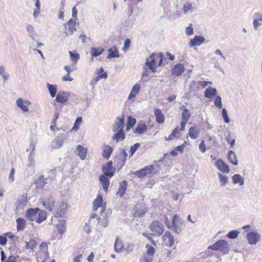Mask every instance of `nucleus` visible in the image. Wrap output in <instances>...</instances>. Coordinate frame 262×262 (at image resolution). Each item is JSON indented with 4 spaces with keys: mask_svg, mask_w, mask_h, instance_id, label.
<instances>
[{
    "mask_svg": "<svg viewBox=\"0 0 262 262\" xmlns=\"http://www.w3.org/2000/svg\"><path fill=\"white\" fill-rule=\"evenodd\" d=\"M104 51V49L101 47H92L90 50V53L93 57H97L101 55Z\"/></svg>",
    "mask_w": 262,
    "mask_h": 262,
    "instance_id": "obj_37",
    "label": "nucleus"
},
{
    "mask_svg": "<svg viewBox=\"0 0 262 262\" xmlns=\"http://www.w3.org/2000/svg\"><path fill=\"white\" fill-rule=\"evenodd\" d=\"M35 5L36 9L34 10V17H37L39 13L40 9V4L39 0H36Z\"/></svg>",
    "mask_w": 262,
    "mask_h": 262,
    "instance_id": "obj_54",
    "label": "nucleus"
},
{
    "mask_svg": "<svg viewBox=\"0 0 262 262\" xmlns=\"http://www.w3.org/2000/svg\"><path fill=\"white\" fill-rule=\"evenodd\" d=\"M183 10L184 13L186 14L188 11L192 12L193 11V7L190 3H186L183 6Z\"/></svg>",
    "mask_w": 262,
    "mask_h": 262,
    "instance_id": "obj_45",
    "label": "nucleus"
},
{
    "mask_svg": "<svg viewBox=\"0 0 262 262\" xmlns=\"http://www.w3.org/2000/svg\"><path fill=\"white\" fill-rule=\"evenodd\" d=\"M179 219V216L177 215H174L173 216L171 222V227L173 229L174 232L178 234L181 232V229L179 227V225L177 223Z\"/></svg>",
    "mask_w": 262,
    "mask_h": 262,
    "instance_id": "obj_24",
    "label": "nucleus"
},
{
    "mask_svg": "<svg viewBox=\"0 0 262 262\" xmlns=\"http://www.w3.org/2000/svg\"><path fill=\"white\" fill-rule=\"evenodd\" d=\"M232 179L233 180V183L235 184L239 183V184L241 186L243 185L244 183V179L239 174H235L233 175L232 177Z\"/></svg>",
    "mask_w": 262,
    "mask_h": 262,
    "instance_id": "obj_40",
    "label": "nucleus"
},
{
    "mask_svg": "<svg viewBox=\"0 0 262 262\" xmlns=\"http://www.w3.org/2000/svg\"><path fill=\"white\" fill-rule=\"evenodd\" d=\"M113 151V147L110 145H105L103 148L102 156L106 159L110 158Z\"/></svg>",
    "mask_w": 262,
    "mask_h": 262,
    "instance_id": "obj_27",
    "label": "nucleus"
},
{
    "mask_svg": "<svg viewBox=\"0 0 262 262\" xmlns=\"http://www.w3.org/2000/svg\"><path fill=\"white\" fill-rule=\"evenodd\" d=\"M146 248L147 249V250L146 253L145 254H148V255H150L152 257H153L154 254L155 252V248L149 245L148 244L146 245Z\"/></svg>",
    "mask_w": 262,
    "mask_h": 262,
    "instance_id": "obj_55",
    "label": "nucleus"
},
{
    "mask_svg": "<svg viewBox=\"0 0 262 262\" xmlns=\"http://www.w3.org/2000/svg\"><path fill=\"white\" fill-rule=\"evenodd\" d=\"M127 182L126 180L122 181L119 184L117 194L120 197L124 195L127 189Z\"/></svg>",
    "mask_w": 262,
    "mask_h": 262,
    "instance_id": "obj_20",
    "label": "nucleus"
},
{
    "mask_svg": "<svg viewBox=\"0 0 262 262\" xmlns=\"http://www.w3.org/2000/svg\"><path fill=\"white\" fill-rule=\"evenodd\" d=\"M67 204L64 202H61L55 209L54 217L57 218L66 217L67 213Z\"/></svg>",
    "mask_w": 262,
    "mask_h": 262,
    "instance_id": "obj_4",
    "label": "nucleus"
},
{
    "mask_svg": "<svg viewBox=\"0 0 262 262\" xmlns=\"http://www.w3.org/2000/svg\"><path fill=\"white\" fill-rule=\"evenodd\" d=\"M26 203L27 199L26 198H23L20 200H18L17 202L16 209L19 210L23 209L24 206L26 205Z\"/></svg>",
    "mask_w": 262,
    "mask_h": 262,
    "instance_id": "obj_44",
    "label": "nucleus"
},
{
    "mask_svg": "<svg viewBox=\"0 0 262 262\" xmlns=\"http://www.w3.org/2000/svg\"><path fill=\"white\" fill-rule=\"evenodd\" d=\"M225 139L227 142L230 144L231 148L234 146L235 140V139L231 138L230 134H228L227 136L225 137Z\"/></svg>",
    "mask_w": 262,
    "mask_h": 262,
    "instance_id": "obj_51",
    "label": "nucleus"
},
{
    "mask_svg": "<svg viewBox=\"0 0 262 262\" xmlns=\"http://www.w3.org/2000/svg\"><path fill=\"white\" fill-rule=\"evenodd\" d=\"M71 60L74 62L77 63L79 59V55L76 52H73L72 51L69 52Z\"/></svg>",
    "mask_w": 262,
    "mask_h": 262,
    "instance_id": "obj_48",
    "label": "nucleus"
},
{
    "mask_svg": "<svg viewBox=\"0 0 262 262\" xmlns=\"http://www.w3.org/2000/svg\"><path fill=\"white\" fill-rule=\"evenodd\" d=\"M47 219V212L45 210L39 209L38 208L34 209V221L41 223Z\"/></svg>",
    "mask_w": 262,
    "mask_h": 262,
    "instance_id": "obj_5",
    "label": "nucleus"
},
{
    "mask_svg": "<svg viewBox=\"0 0 262 262\" xmlns=\"http://www.w3.org/2000/svg\"><path fill=\"white\" fill-rule=\"evenodd\" d=\"M133 174L136 176H137L139 178H143L145 177L146 175H147V169H146V166L137 171H136L133 172Z\"/></svg>",
    "mask_w": 262,
    "mask_h": 262,
    "instance_id": "obj_41",
    "label": "nucleus"
},
{
    "mask_svg": "<svg viewBox=\"0 0 262 262\" xmlns=\"http://www.w3.org/2000/svg\"><path fill=\"white\" fill-rule=\"evenodd\" d=\"M156 55L157 53H153L150 55L149 57L147 58L146 60V65L153 73H155L157 71V65L156 62V60L157 59V58L156 57Z\"/></svg>",
    "mask_w": 262,
    "mask_h": 262,
    "instance_id": "obj_8",
    "label": "nucleus"
},
{
    "mask_svg": "<svg viewBox=\"0 0 262 262\" xmlns=\"http://www.w3.org/2000/svg\"><path fill=\"white\" fill-rule=\"evenodd\" d=\"M217 168L221 172L229 173L230 171L229 166L226 164L222 159H219L216 162Z\"/></svg>",
    "mask_w": 262,
    "mask_h": 262,
    "instance_id": "obj_15",
    "label": "nucleus"
},
{
    "mask_svg": "<svg viewBox=\"0 0 262 262\" xmlns=\"http://www.w3.org/2000/svg\"><path fill=\"white\" fill-rule=\"evenodd\" d=\"M156 57L157 58L156 60H157L158 59H159V63H158V65L159 66H161L162 64L163 60V58H164V54H163V53H162V52H160V53H157V55H156Z\"/></svg>",
    "mask_w": 262,
    "mask_h": 262,
    "instance_id": "obj_60",
    "label": "nucleus"
},
{
    "mask_svg": "<svg viewBox=\"0 0 262 262\" xmlns=\"http://www.w3.org/2000/svg\"><path fill=\"white\" fill-rule=\"evenodd\" d=\"M154 114L156 116V122L158 123L161 124L164 122V116L160 109L155 108L154 110Z\"/></svg>",
    "mask_w": 262,
    "mask_h": 262,
    "instance_id": "obj_26",
    "label": "nucleus"
},
{
    "mask_svg": "<svg viewBox=\"0 0 262 262\" xmlns=\"http://www.w3.org/2000/svg\"><path fill=\"white\" fill-rule=\"evenodd\" d=\"M198 84L202 86L203 88H205V87H206L208 84H212V82L211 81H197Z\"/></svg>",
    "mask_w": 262,
    "mask_h": 262,
    "instance_id": "obj_62",
    "label": "nucleus"
},
{
    "mask_svg": "<svg viewBox=\"0 0 262 262\" xmlns=\"http://www.w3.org/2000/svg\"><path fill=\"white\" fill-rule=\"evenodd\" d=\"M55 200L52 196H49L47 199L42 202L45 207L50 211H52L55 205Z\"/></svg>",
    "mask_w": 262,
    "mask_h": 262,
    "instance_id": "obj_14",
    "label": "nucleus"
},
{
    "mask_svg": "<svg viewBox=\"0 0 262 262\" xmlns=\"http://www.w3.org/2000/svg\"><path fill=\"white\" fill-rule=\"evenodd\" d=\"M152 260V257L150 255L143 253V255H142L140 257V262H151Z\"/></svg>",
    "mask_w": 262,
    "mask_h": 262,
    "instance_id": "obj_47",
    "label": "nucleus"
},
{
    "mask_svg": "<svg viewBox=\"0 0 262 262\" xmlns=\"http://www.w3.org/2000/svg\"><path fill=\"white\" fill-rule=\"evenodd\" d=\"M146 169H147V174L154 175L159 172L160 166L159 164L149 165L146 166Z\"/></svg>",
    "mask_w": 262,
    "mask_h": 262,
    "instance_id": "obj_22",
    "label": "nucleus"
},
{
    "mask_svg": "<svg viewBox=\"0 0 262 262\" xmlns=\"http://www.w3.org/2000/svg\"><path fill=\"white\" fill-rule=\"evenodd\" d=\"M208 248L214 251L219 250L225 254L229 252L228 243L226 241L223 239L217 241L214 244L208 247Z\"/></svg>",
    "mask_w": 262,
    "mask_h": 262,
    "instance_id": "obj_1",
    "label": "nucleus"
},
{
    "mask_svg": "<svg viewBox=\"0 0 262 262\" xmlns=\"http://www.w3.org/2000/svg\"><path fill=\"white\" fill-rule=\"evenodd\" d=\"M70 97V93L66 92H59L57 93L55 100L60 103H64L67 101Z\"/></svg>",
    "mask_w": 262,
    "mask_h": 262,
    "instance_id": "obj_12",
    "label": "nucleus"
},
{
    "mask_svg": "<svg viewBox=\"0 0 262 262\" xmlns=\"http://www.w3.org/2000/svg\"><path fill=\"white\" fill-rule=\"evenodd\" d=\"M56 228L58 232L60 233H63L66 230V222L64 220H60L58 223L56 225Z\"/></svg>",
    "mask_w": 262,
    "mask_h": 262,
    "instance_id": "obj_32",
    "label": "nucleus"
},
{
    "mask_svg": "<svg viewBox=\"0 0 262 262\" xmlns=\"http://www.w3.org/2000/svg\"><path fill=\"white\" fill-rule=\"evenodd\" d=\"M163 240L164 241L165 244L169 247L172 246L174 244V238L171 233L167 231L162 237Z\"/></svg>",
    "mask_w": 262,
    "mask_h": 262,
    "instance_id": "obj_16",
    "label": "nucleus"
},
{
    "mask_svg": "<svg viewBox=\"0 0 262 262\" xmlns=\"http://www.w3.org/2000/svg\"><path fill=\"white\" fill-rule=\"evenodd\" d=\"M136 119L133 118L132 116H129L127 117V123L126 124V130L129 131L136 124Z\"/></svg>",
    "mask_w": 262,
    "mask_h": 262,
    "instance_id": "obj_38",
    "label": "nucleus"
},
{
    "mask_svg": "<svg viewBox=\"0 0 262 262\" xmlns=\"http://www.w3.org/2000/svg\"><path fill=\"white\" fill-rule=\"evenodd\" d=\"M130 43H131V41H130V39L128 38H126L125 40L124 47L122 48L123 50H124V51L127 50L130 46Z\"/></svg>",
    "mask_w": 262,
    "mask_h": 262,
    "instance_id": "obj_63",
    "label": "nucleus"
},
{
    "mask_svg": "<svg viewBox=\"0 0 262 262\" xmlns=\"http://www.w3.org/2000/svg\"><path fill=\"white\" fill-rule=\"evenodd\" d=\"M184 70L185 68L182 64L180 63L176 64L172 69V75L178 77L180 76L184 71Z\"/></svg>",
    "mask_w": 262,
    "mask_h": 262,
    "instance_id": "obj_17",
    "label": "nucleus"
},
{
    "mask_svg": "<svg viewBox=\"0 0 262 262\" xmlns=\"http://www.w3.org/2000/svg\"><path fill=\"white\" fill-rule=\"evenodd\" d=\"M77 155L82 160H83L85 159L87 154V149L81 146L78 145L77 146Z\"/></svg>",
    "mask_w": 262,
    "mask_h": 262,
    "instance_id": "obj_21",
    "label": "nucleus"
},
{
    "mask_svg": "<svg viewBox=\"0 0 262 262\" xmlns=\"http://www.w3.org/2000/svg\"><path fill=\"white\" fill-rule=\"evenodd\" d=\"M183 107H184V109L182 113V120L188 121L191 117V114L185 105H183Z\"/></svg>",
    "mask_w": 262,
    "mask_h": 262,
    "instance_id": "obj_43",
    "label": "nucleus"
},
{
    "mask_svg": "<svg viewBox=\"0 0 262 262\" xmlns=\"http://www.w3.org/2000/svg\"><path fill=\"white\" fill-rule=\"evenodd\" d=\"M16 104L17 106L24 112H27L28 111L29 106L31 104V102L28 101H24L23 99L19 98L16 101Z\"/></svg>",
    "mask_w": 262,
    "mask_h": 262,
    "instance_id": "obj_19",
    "label": "nucleus"
},
{
    "mask_svg": "<svg viewBox=\"0 0 262 262\" xmlns=\"http://www.w3.org/2000/svg\"><path fill=\"white\" fill-rule=\"evenodd\" d=\"M82 119L81 117H78L76 119L74 126L72 128L73 130H77L79 128L80 124L82 122Z\"/></svg>",
    "mask_w": 262,
    "mask_h": 262,
    "instance_id": "obj_57",
    "label": "nucleus"
},
{
    "mask_svg": "<svg viewBox=\"0 0 262 262\" xmlns=\"http://www.w3.org/2000/svg\"><path fill=\"white\" fill-rule=\"evenodd\" d=\"M214 105L219 109L222 107V99L220 96H217L214 100Z\"/></svg>",
    "mask_w": 262,
    "mask_h": 262,
    "instance_id": "obj_58",
    "label": "nucleus"
},
{
    "mask_svg": "<svg viewBox=\"0 0 262 262\" xmlns=\"http://www.w3.org/2000/svg\"><path fill=\"white\" fill-rule=\"evenodd\" d=\"M261 237L260 234L255 231H250L246 234V238L250 245H256Z\"/></svg>",
    "mask_w": 262,
    "mask_h": 262,
    "instance_id": "obj_6",
    "label": "nucleus"
},
{
    "mask_svg": "<svg viewBox=\"0 0 262 262\" xmlns=\"http://www.w3.org/2000/svg\"><path fill=\"white\" fill-rule=\"evenodd\" d=\"M199 130L195 126L190 127L188 135L192 139H196L199 134Z\"/></svg>",
    "mask_w": 262,
    "mask_h": 262,
    "instance_id": "obj_34",
    "label": "nucleus"
},
{
    "mask_svg": "<svg viewBox=\"0 0 262 262\" xmlns=\"http://www.w3.org/2000/svg\"><path fill=\"white\" fill-rule=\"evenodd\" d=\"M1 256L2 262H17L16 257L13 255L9 256L6 260V257L4 251H1Z\"/></svg>",
    "mask_w": 262,
    "mask_h": 262,
    "instance_id": "obj_35",
    "label": "nucleus"
},
{
    "mask_svg": "<svg viewBox=\"0 0 262 262\" xmlns=\"http://www.w3.org/2000/svg\"><path fill=\"white\" fill-rule=\"evenodd\" d=\"M108 178L107 176L103 174L99 177V181L101 183L102 188L105 191H107L110 185V180Z\"/></svg>",
    "mask_w": 262,
    "mask_h": 262,
    "instance_id": "obj_23",
    "label": "nucleus"
},
{
    "mask_svg": "<svg viewBox=\"0 0 262 262\" xmlns=\"http://www.w3.org/2000/svg\"><path fill=\"white\" fill-rule=\"evenodd\" d=\"M115 133L112 137V139L116 141V142L118 143L125 139V136L124 130H119Z\"/></svg>",
    "mask_w": 262,
    "mask_h": 262,
    "instance_id": "obj_28",
    "label": "nucleus"
},
{
    "mask_svg": "<svg viewBox=\"0 0 262 262\" xmlns=\"http://www.w3.org/2000/svg\"><path fill=\"white\" fill-rule=\"evenodd\" d=\"M205 40V38L202 36L195 35L194 38L190 40L189 45L190 47L199 46L204 42Z\"/></svg>",
    "mask_w": 262,
    "mask_h": 262,
    "instance_id": "obj_13",
    "label": "nucleus"
},
{
    "mask_svg": "<svg viewBox=\"0 0 262 262\" xmlns=\"http://www.w3.org/2000/svg\"><path fill=\"white\" fill-rule=\"evenodd\" d=\"M149 229L152 235L161 236L164 232V226L158 221H153L149 225Z\"/></svg>",
    "mask_w": 262,
    "mask_h": 262,
    "instance_id": "obj_3",
    "label": "nucleus"
},
{
    "mask_svg": "<svg viewBox=\"0 0 262 262\" xmlns=\"http://www.w3.org/2000/svg\"><path fill=\"white\" fill-rule=\"evenodd\" d=\"M146 212V209L145 208H143L140 210H136L135 213H134L133 216L134 217H138L139 218H141L144 216Z\"/></svg>",
    "mask_w": 262,
    "mask_h": 262,
    "instance_id": "obj_46",
    "label": "nucleus"
},
{
    "mask_svg": "<svg viewBox=\"0 0 262 262\" xmlns=\"http://www.w3.org/2000/svg\"><path fill=\"white\" fill-rule=\"evenodd\" d=\"M76 23L75 20L73 19V18H71L67 24L66 26V28L67 27L68 31L65 33L66 35L67 36H69L74 33V31L76 30Z\"/></svg>",
    "mask_w": 262,
    "mask_h": 262,
    "instance_id": "obj_11",
    "label": "nucleus"
},
{
    "mask_svg": "<svg viewBox=\"0 0 262 262\" xmlns=\"http://www.w3.org/2000/svg\"><path fill=\"white\" fill-rule=\"evenodd\" d=\"M107 76V74L106 72L103 73L102 75H99L98 76L96 77L92 80V81L91 82V84H93V83L97 82L100 79L106 78Z\"/></svg>",
    "mask_w": 262,
    "mask_h": 262,
    "instance_id": "obj_52",
    "label": "nucleus"
},
{
    "mask_svg": "<svg viewBox=\"0 0 262 262\" xmlns=\"http://www.w3.org/2000/svg\"><path fill=\"white\" fill-rule=\"evenodd\" d=\"M115 170L116 168L113 167V162L112 161L103 165L102 167L103 175L107 176L108 178H112L114 176Z\"/></svg>",
    "mask_w": 262,
    "mask_h": 262,
    "instance_id": "obj_7",
    "label": "nucleus"
},
{
    "mask_svg": "<svg viewBox=\"0 0 262 262\" xmlns=\"http://www.w3.org/2000/svg\"><path fill=\"white\" fill-rule=\"evenodd\" d=\"M216 93L217 91L215 88L210 87L205 90L204 96L206 98L211 99L216 94Z\"/></svg>",
    "mask_w": 262,
    "mask_h": 262,
    "instance_id": "obj_33",
    "label": "nucleus"
},
{
    "mask_svg": "<svg viewBox=\"0 0 262 262\" xmlns=\"http://www.w3.org/2000/svg\"><path fill=\"white\" fill-rule=\"evenodd\" d=\"M47 88L51 97H55L57 93V85L48 83Z\"/></svg>",
    "mask_w": 262,
    "mask_h": 262,
    "instance_id": "obj_39",
    "label": "nucleus"
},
{
    "mask_svg": "<svg viewBox=\"0 0 262 262\" xmlns=\"http://www.w3.org/2000/svg\"><path fill=\"white\" fill-rule=\"evenodd\" d=\"M127 154L124 149L121 148L119 150L118 155H116L114 159V162L116 163V166L120 169L125 164Z\"/></svg>",
    "mask_w": 262,
    "mask_h": 262,
    "instance_id": "obj_2",
    "label": "nucleus"
},
{
    "mask_svg": "<svg viewBox=\"0 0 262 262\" xmlns=\"http://www.w3.org/2000/svg\"><path fill=\"white\" fill-rule=\"evenodd\" d=\"M147 126L145 123L138 124L134 130V133L143 134L147 131Z\"/></svg>",
    "mask_w": 262,
    "mask_h": 262,
    "instance_id": "obj_31",
    "label": "nucleus"
},
{
    "mask_svg": "<svg viewBox=\"0 0 262 262\" xmlns=\"http://www.w3.org/2000/svg\"><path fill=\"white\" fill-rule=\"evenodd\" d=\"M47 179H45L44 176H39L34 182L36 188L38 190L41 189L47 183Z\"/></svg>",
    "mask_w": 262,
    "mask_h": 262,
    "instance_id": "obj_18",
    "label": "nucleus"
},
{
    "mask_svg": "<svg viewBox=\"0 0 262 262\" xmlns=\"http://www.w3.org/2000/svg\"><path fill=\"white\" fill-rule=\"evenodd\" d=\"M239 233V232L237 230H231L228 233L227 236L229 238L234 239L238 236Z\"/></svg>",
    "mask_w": 262,
    "mask_h": 262,
    "instance_id": "obj_50",
    "label": "nucleus"
},
{
    "mask_svg": "<svg viewBox=\"0 0 262 262\" xmlns=\"http://www.w3.org/2000/svg\"><path fill=\"white\" fill-rule=\"evenodd\" d=\"M140 146V144L139 143H135L134 145L131 146L129 150L130 156H132Z\"/></svg>",
    "mask_w": 262,
    "mask_h": 262,
    "instance_id": "obj_53",
    "label": "nucleus"
},
{
    "mask_svg": "<svg viewBox=\"0 0 262 262\" xmlns=\"http://www.w3.org/2000/svg\"><path fill=\"white\" fill-rule=\"evenodd\" d=\"M185 32L188 36L192 35L193 34V28L191 24H189V26L186 28Z\"/></svg>",
    "mask_w": 262,
    "mask_h": 262,
    "instance_id": "obj_59",
    "label": "nucleus"
},
{
    "mask_svg": "<svg viewBox=\"0 0 262 262\" xmlns=\"http://www.w3.org/2000/svg\"><path fill=\"white\" fill-rule=\"evenodd\" d=\"M119 51L115 47L110 48L108 50L107 59H111L115 57H119Z\"/></svg>",
    "mask_w": 262,
    "mask_h": 262,
    "instance_id": "obj_29",
    "label": "nucleus"
},
{
    "mask_svg": "<svg viewBox=\"0 0 262 262\" xmlns=\"http://www.w3.org/2000/svg\"><path fill=\"white\" fill-rule=\"evenodd\" d=\"M102 195L99 194L93 202V210H97L99 207H102L100 212L101 215H102L105 209V204L102 206Z\"/></svg>",
    "mask_w": 262,
    "mask_h": 262,
    "instance_id": "obj_10",
    "label": "nucleus"
},
{
    "mask_svg": "<svg viewBox=\"0 0 262 262\" xmlns=\"http://www.w3.org/2000/svg\"><path fill=\"white\" fill-rule=\"evenodd\" d=\"M47 244L46 243H42L40 246V249L41 250V253H43V254H45L47 253Z\"/></svg>",
    "mask_w": 262,
    "mask_h": 262,
    "instance_id": "obj_61",
    "label": "nucleus"
},
{
    "mask_svg": "<svg viewBox=\"0 0 262 262\" xmlns=\"http://www.w3.org/2000/svg\"><path fill=\"white\" fill-rule=\"evenodd\" d=\"M125 119L124 117H117L114 125H113L112 129L114 132H117L119 130H124Z\"/></svg>",
    "mask_w": 262,
    "mask_h": 262,
    "instance_id": "obj_9",
    "label": "nucleus"
},
{
    "mask_svg": "<svg viewBox=\"0 0 262 262\" xmlns=\"http://www.w3.org/2000/svg\"><path fill=\"white\" fill-rule=\"evenodd\" d=\"M227 158L229 162L234 166L238 165V161L235 153L233 150L228 151Z\"/></svg>",
    "mask_w": 262,
    "mask_h": 262,
    "instance_id": "obj_25",
    "label": "nucleus"
},
{
    "mask_svg": "<svg viewBox=\"0 0 262 262\" xmlns=\"http://www.w3.org/2000/svg\"><path fill=\"white\" fill-rule=\"evenodd\" d=\"M123 248L122 241L118 237H117L114 244V250L117 253H120L122 251Z\"/></svg>",
    "mask_w": 262,
    "mask_h": 262,
    "instance_id": "obj_30",
    "label": "nucleus"
},
{
    "mask_svg": "<svg viewBox=\"0 0 262 262\" xmlns=\"http://www.w3.org/2000/svg\"><path fill=\"white\" fill-rule=\"evenodd\" d=\"M217 174L220 179L221 185L222 186H224L228 182V178L227 176H224L220 173H218Z\"/></svg>",
    "mask_w": 262,
    "mask_h": 262,
    "instance_id": "obj_49",
    "label": "nucleus"
},
{
    "mask_svg": "<svg viewBox=\"0 0 262 262\" xmlns=\"http://www.w3.org/2000/svg\"><path fill=\"white\" fill-rule=\"evenodd\" d=\"M17 230L18 231L23 230L26 227V221L21 218H18L16 220Z\"/></svg>",
    "mask_w": 262,
    "mask_h": 262,
    "instance_id": "obj_42",
    "label": "nucleus"
},
{
    "mask_svg": "<svg viewBox=\"0 0 262 262\" xmlns=\"http://www.w3.org/2000/svg\"><path fill=\"white\" fill-rule=\"evenodd\" d=\"M141 86L140 85L136 83L135 84L132 89V91H133L134 93L138 94L140 90Z\"/></svg>",
    "mask_w": 262,
    "mask_h": 262,
    "instance_id": "obj_64",
    "label": "nucleus"
},
{
    "mask_svg": "<svg viewBox=\"0 0 262 262\" xmlns=\"http://www.w3.org/2000/svg\"><path fill=\"white\" fill-rule=\"evenodd\" d=\"M222 116L224 122L226 123L230 122V119L228 116L227 111L226 108H223L222 111Z\"/></svg>",
    "mask_w": 262,
    "mask_h": 262,
    "instance_id": "obj_56",
    "label": "nucleus"
},
{
    "mask_svg": "<svg viewBox=\"0 0 262 262\" xmlns=\"http://www.w3.org/2000/svg\"><path fill=\"white\" fill-rule=\"evenodd\" d=\"M64 139L61 137H57L52 142V146L55 149H57L62 146Z\"/></svg>",
    "mask_w": 262,
    "mask_h": 262,
    "instance_id": "obj_36",
    "label": "nucleus"
}]
</instances>
